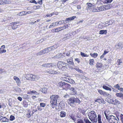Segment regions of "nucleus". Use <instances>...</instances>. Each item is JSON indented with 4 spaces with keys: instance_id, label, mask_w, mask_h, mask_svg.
<instances>
[{
    "instance_id": "nucleus-1",
    "label": "nucleus",
    "mask_w": 123,
    "mask_h": 123,
    "mask_svg": "<svg viewBox=\"0 0 123 123\" xmlns=\"http://www.w3.org/2000/svg\"><path fill=\"white\" fill-rule=\"evenodd\" d=\"M89 119L92 123H96L97 121V117L95 112L91 111L87 113Z\"/></svg>"
},
{
    "instance_id": "nucleus-2",
    "label": "nucleus",
    "mask_w": 123,
    "mask_h": 123,
    "mask_svg": "<svg viewBox=\"0 0 123 123\" xmlns=\"http://www.w3.org/2000/svg\"><path fill=\"white\" fill-rule=\"evenodd\" d=\"M68 104L71 106H74L75 104L74 103L80 104V101L78 98H75L74 97H71L69 98L68 100Z\"/></svg>"
},
{
    "instance_id": "nucleus-3",
    "label": "nucleus",
    "mask_w": 123,
    "mask_h": 123,
    "mask_svg": "<svg viewBox=\"0 0 123 123\" xmlns=\"http://www.w3.org/2000/svg\"><path fill=\"white\" fill-rule=\"evenodd\" d=\"M60 97L58 95H53L50 96V103L52 105H55L56 104L57 100L59 99Z\"/></svg>"
},
{
    "instance_id": "nucleus-4",
    "label": "nucleus",
    "mask_w": 123,
    "mask_h": 123,
    "mask_svg": "<svg viewBox=\"0 0 123 123\" xmlns=\"http://www.w3.org/2000/svg\"><path fill=\"white\" fill-rule=\"evenodd\" d=\"M111 5H106L105 8L103 6H101L99 7H97L96 8H93V10L92 11V12H99L100 11H103L105 10H106V9H108V8H110V7L108 8H106V7H109Z\"/></svg>"
},
{
    "instance_id": "nucleus-5",
    "label": "nucleus",
    "mask_w": 123,
    "mask_h": 123,
    "mask_svg": "<svg viewBox=\"0 0 123 123\" xmlns=\"http://www.w3.org/2000/svg\"><path fill=\"white\" fill-rule=\"evenodd\" d=\"M68 65V64L61 61H58L57 63L58 67L59 69L66 67Z\"/></svg>"
},
{
    "instance_id": "nucleus-6",
    "label": "nucleus",
    "mask_w": 123,
    "mask_h": 123,
    "mask_svg": "<svg viewBox=\"0 0 123 123\" xmlns=\"http://www.w3.org/2000/svg\"><path fill=\"white\" fill-rule=\"evenodd\" d=\"M58 86L60 87L65 88L70 86V85L68 83H66L64 82L61 81L58 83Z\"/></svg>"
},
{
    "instance_id": "nucleus-7",
    "label": "nucleus",
    "mask_w": 123,
    "mask_h": 123,
    "mask_svg": "<svg viewBox=\"0 0 123 123\" xmlns=\"http://www.w3.org/2000/svg\"><path fill=\"white\" fill-rule=\"evenodd\" d=\"M116 49H121L123 48V43L121 42H119L115 46Z\"/></svg>"
},
{
    "instance_id": "nucleus-8",
    "label": "nucleus",
    "mask_w": 123,
    "mask_h": 123,
    "mask_svg": "<svg viewBox=\"0 0 123 123\" xmlns=\"http://www.w3.org/2000/svg\"><path fill=\"white\" fill-rule=\"evenodd\" d=\"M111 118L109 121V123H118V121L116 117L112 116L111 117Z\"/></svg>"
},
{
    "instance_id": "nucleus-9",
    "label": "nucleus",
    "mask_w": 123,
    "mask_h": 123,
    "mask_svg": "<svg viewBox=\"0 0 123 123\" xmlns=\"http://www.w3.org/2000/svg\"><path fill=\"white\" fill-rule=\"evenodd\" d=\"M87 7L86 9L88 11H91L94 8V5L90 3H87L86 4Z\"/></svg>"
},
{
    "instance_id": "nucleus-10",
    "label": "nucleus",
    "mask_w": 123,
    "mask_h": 123,
    "mask_svg": "<svg viewBox=\"0 0 123 123\" xmlns=\"http://www.w3.org/2000/svg\"><path fill=\"white\" fill-rule=\"evenodd\" d=\"M68 89H69L70 90L72 91L71 94L74 95H77V92L76 91L74 88L72 87H70V86L69 87H67Z\"/></svg>"
},
{
    "instance_id": "nucleus-11",
    "label": "nucleus",
    "mask_w": 123,
    "mask_h": 123,
    "mask_svg": "<svg viewBox=\"0 0 123 123\" xmlns=\"http://www.w3.org/2000/svg\"><path fill=\"white\" fill-rule=\"evenodd\" d=\"M19 23V22H12L11 23V25L12 26V29H14L16 28L17 26L18 25H16L18 24Z\"/></svg>"
},
{
    "instance_id": "nucleus-12",
    "label": "nucleus",
    "mask_w": 123,
    "mask_h": 123,
    "mask_svg": "<svg viewBox=\"0 0 123 123\" xmlns=\"http://www.w3.org/2000/svg\"><path fill=\"white\" fill-rule=\"evenodd\" d=\"M34 75L31 74H27L26 76V78L28 80H33Z\"/></svg>"
},
{
    "instance_id": "nucleus-13",
    "label": "nucleus",
    "mask_w": 123,
    "mask_h": 123,
    "mask_svg": "<svg viewBox=\"0 0 123 123\" xmlns=\"http://www.w3.org/2000/svg\"><path fill=\"white\" fill-rule=\"evenodd\" d=\"M113 87L115 89H117L121 91H122L123 90V88L122 87H121L118 84H117L114 86Z\"/></svg>"
},
{
    "instance_id": "nucleus-14",
    "label": "nucleus",
    "mask_w": 123,
    "mask_h": 123,
    "mask_svg": "<svg viewBox=\"0 0 123 123\" xmlns=\"http://www.w3.org/2000/svg\"><path fill=\"white\" fill-rule=\"evenodd\" d=\"M67 62L71 65H74L73 58L72 57H70L69 59H67Z\"/></svg>"
},
{
    "instance_id": "nucleus-15",
    "label": "nucleus",
    "mask_w": 123,
    "mask_h": 123,
    "mask_svg": "<svg viewBox=\"0 0 123 123\" xmlns=\"http://www.w3.org/2000/svg\"><path fill=\"white\" fill-rule=\"evenodd\" d=\"M54 66V64L52 63L43 64L42 65V66L43 67L46 68H49L50 67Z\"/></svg>"
},
{
    "instance_id": "nucleus-16",
    "label": "nucleus",
    "mask_w": 123,
    "mask_h": 123,
    "mask_svg": "<svg viewBox=\"0 0 123 123\" xmlns=\"http://www.w3.org/2000/svg\"><path fill=\"white\" fill-rule=\"evenodd\" d=\"M62 57V55L61 53L58 54L56 56L52 57V58L57 60L59 58H61Z\"/></svg>"
},
{
    "instance_id": "nucleus-17",
    "label": "nucleus",
    "mask_w": 123,
    "mask_h": 123,
    "mask_svg": "<svg viewBox=\"0 0 123 123\" xmlns=\"http://www.w3.org/2000/svg\"><path fill=\"white\" fill-rule=\"evenodd\" d=\"M14 79L15 80L16 82L17 83V85H20L21 84V82L19 79L18 77L16 76H14L13 77Z\"/></svg>"
},
{
    "instance_id": "nucleus-18",
    "label": "nucleus",
    "mask_w": 123,
    "mask_h": 123,
    "mask_svg": "<svg viewBox=\"0 0 123 123\" xmlns=\"http://www.w3.org/2000/svg\"><path fill=\"white\" fill-rule=\"evenodd\" d=\"M0 120L3 122H8L9 121V119L5 117H3L2 116H1L0 117Z\"/></svg>"
},
{
    "instance_id": "nucleus-19",
    "label": "nucleus",
    "mask_w": 123,
    "mask_h": 123,
    "mask_svg": "<svg viewBox=\"0 0 123 123\" xmlns=\"http://www.w3.org/2000/svg\"><path fill=\"white\" fill-rule=\"evenodd\" d=\"M95 102H98L99 103H104V102H105L103 99L100 98H98L96 100H95Z\"/></svg>"
},
{
    "instance_id": "nucleus-20",
    "label": "nucleus",
    "mask_w": 123,
    "mask_h": 123,
    "mask_svg": "<svg viewBox=\"0 0 123 123\" xmlns=\"http://www.w3.org/2000/svg\"><path fill=\"white\" fill-rule=\"evenodd\" d=\"M112 103L115 105H118L120 104V102L117 99L112 100Z\"/></svg>"
},
{
    "instance_id": "nucleus-21",
    "label": "nucleus",
    "mask_w": 123,
    "mask_h": 123,
    "mask_svg": "<svg viewBox=\"0 0 123 123\" xmlns=\"http://www.w3.org/2000/svg\"><path fill=\"white\" fill-rule=\"evenodd\" d=\"M65 106L64 104L60 102L59 103V105L58 106V109L59 110L61 109L64 108Z\"/></svg>"
},
{
    "instance_id": "nucleus-22",
    "label": "nucleus",
    "mask_w": 123,
    "mask_h": 123,
    "mask_svg": "<svg viewBox=\"0 0 123 123\" xmlns=\"http://www.w3.org/2000/svg\"><path fill=\"white\" fill-rule=\"evenodd\" d=\"M48 73L50 74H57V72L56 71L50 70L48 72Z\"/></svg>"
},
{
    "instance_id": "nucleus-23",
    "label": "nucleus",
    "mask_w": 123,
    "mask_h": 123,
    "mask_svg": "<svg viewBox=\"0 0 123 123\" xmlns=\"http://www.w3.org/2000/svg\"><path fill=\"white\" fill-rule=\"evenodd\" d=\"M107 32L106 30H102L99 31V34H106Z\"/></svg>"
},
{
    "instance_id": "nucleus-24",
    "label": "nucleus",
    "mask_w": 123,
    "mask_h": 123,
    "mask_svg": "<svg viewBox=\"0 0 123 123\" xmlns=\"http://www.w3.org/2000/svg\"><path fill=\"white\" fill-rule=\"evenodd\" d=\"M66 114L65 112L62 111L60 112V116L61 117H64L66 116Z\"/></svg>"
},
{
    "instance_id": "nucleus-25",
    "label": "nucleus",
    "mask_w": 123,
    "mask_h": 123,
    "mask_svg": "<svg viewBox=\"0 0 123 123\" xmlns=\"http://www.w3.org/2000/svg\"><path fill=\"white\" fill-rule=\"evenodd\" d=\"M76 18L75 16H73L69 18H67L66 19L65 21H71L73 20L74 19Z\"/></svg>"
},
{
    "instance_id": "nucleus-26",
    "label": "nucleus",
    "mask_w": 123,
    "mask_h": 123,
    "mask_svg": "<svg viewBox=\"0 0 123 123\" xmlns=\"http://www.w3.org/2000/svg\"><path fill=\"white\" fill-rule=\"evenodd\" d=\"M39 77L38 75H34L33 77V80H38L39 79Z\"/></svg>"
},
{
    "instance_id": "nucleus-27",
    "label": "nucleus",
    "mask_w": 123,
    "mask_h": 123,
    "mask_svg": "<svg viewBox=\"0 0 123 123\" xmlns=\"http://www.w3.org/2000/svg\"><path fill=\"white\" fill-rule=\"evenodd\" d=\"M70 118L72 119V120L75 122V121L76 120V118L75 117V116L74 115H71L69 116Z\"/></svg>"
},
{
    "instance_id": "nucleus-28",
    "label": "nucleus",
    "mask_w": 123,
    "mask_h": 123,
    "mask_svg": "<svg viewBox=\"0 0 123 123\" xmlns=\"http://www.w3.org/2000/svg\"><path fill=\"white\" fill-rule=\"evenodd\" d=\"M103 88L106 90H109L110 91H111V89L110 88L105 85H104L103 87Z\"/></svg>"
},
{
    "instance_id": "nucleus-29",
    "label": "nucleus",
    "mask_w": 123,
    "mask_h": 123,
    "mask_svg": "<svg viewBox=\"0 0 123 123\" xmlns=\"http://www.w3.org/2000/svg\"><path fill=\"white\" fill-rule=\"evenodd\" d=\"M84 120L86 123H92L87 117L85 118L84 119Z\"/></svg>"
},
{
    "instance_id": "nucleus-30",
    "label": "nucleus",
    "mask_w": 123,
    "mask_h": 123,
    "mask_svg": "<svg viewBox=\"0 0 123 123\" xmlns=\"http://www.w3.org/2000/svg\"><path fill=\"white\" fill-rule=\"evenodd\" d=\"M47 89L46 88H43L42 89V91L44 93H47Z\"/></svg>"
},
{
    "instance_id": "nucleus-31",
    "label": "nucleus",
    "mask_w": 123,
    "mask_h": 123,
    "mask_svg": "<svg viewBox=\"0 0 123 123\" xmlns=\"http://www.w3.org/2000/svg\"><path fill=\"white\" fill-rule=\"evenodd\" d=\"M112 115H110L109 116H105L107 120L108 121L109 123V121L110 120L111 118V117H112Z\"/></svg>"
},
{
    "instance_id": "nucleus-32",
    "label": "nucleus",
    "mask_w": 123,
    "mask_h": 123,
    "mask_svg": "<svg viewBox=\"0 0 123 123\" xmlns=\"http://www.w3.org/2000/svg\"><path fill=\"white\" fill-rule=\"evenodd\" d=\"M26 14V13L25 12L23 11L20 12L18 14V15L19 16H23Z\"/></svg>"
},
{
    "instance_id": "nucleus-33",
    "label": "nucleus",
    "mask_w": 123,
    "mask_h": 123,
    "mask_svg": "<svg viewBox=\"0 0 123 123\" xmlns=\"http://www.w3.org/2000/svg\"><path fill=\"white\" fill-rule=\"evenodd\" d=\"M102 64L101 63H97L96 65L97 68H101L102 66Z\"/></svg>"
},
{
    "instance_id": "nucleus-34",
    "label": "nucleus",
    "mask_w": 123,
    "mask_h": 123,
    "mask_svg": "<svg viewBox=\"0 0 123 123\" xmlns=\"http://www.w3.org/2000/svg\"><path fill=\"white\" fill-rule=\"evenodd\" d=\"M68 114L69 116L73 115V111L71 110H68Z\"/></svg>"
},
{
    "instance_id": "nucleus-35",
    "label": "nucleus",
    "mask_w": 123,
    "mask_h": 123,
    "mask_svg": "<svg viewBox=\"0 0 123 123\" xmlns=\"http://www.w3.org/2000/svg\"><path fill=\"white\" fill-rule=\"evenodd\" d=\"M70 34H67V35L66 37H63V39L64 40H66L68 38H70Z\"/></svg>"
},
{
    "instance_id": "nucleus-36",
    "label": "nucleus",
    "mask_w": 123,
    "mask_h": 123,
    "mask_svg": "<svg viewBox=\"0 0 123 123\" xmlns=\"http://www.w3.org/2000/svg\"><path fill=\"white\" fill-rule=\"evenodd\" d=\"M104 113L105 116H109L110 113V112L108 110H106L105 111Z\"/></svg>"
},
{
    "instance_id": "nucleus-37",
    "label": "nucleus",
    "mask_w": 123,
    "mask_h": 123,
    "mask_svg": "<svg viewBox=\"0 0 123 123\" xmlns=\"http://www.w3.org/2000/svg\"><path fill=\"white\" fill-rule=\"evenodd\" d=\"M54 46H52L50 47L49 48H47L49 52L50 51L53 50L54 49Z\"/></svg>"
},
{
    "instance_id": "nucleus-38",
    "label": "nucleus",
    "mask_w": 123,
    "mask_h": 123,
    "mask_svg": "<svg viewBox=\"0 0 123 123\" xmlns=\"http://www.w3.org/2000/svg\"><path fill=\"white\" fill-rule=\"evenodd\" d=\"M122 93H116V96L117 97L121 98V95Z\"/></svg>"
},
{
    "instance_id": "nucleus-39",
    "label": "nucleus",
    "mask_w": 123,
    "mask_h": 123,
    "mask_svg": "<svg viewBox=\"0 0 123 123\" xmlns=\"http://www.w3.org/2000/svg\"><path fill=\"white\" fill-rule=\"evenodd\" d=\"M80 55L82 57H87L88 56V55L82 52H80Z\"/></svg>"
},
{
    "instance_id": "nucleus-40",
    "label": "nucleus",
    "mask_w": 123,
    "mask_h": 123,
    "mask_svg": "<svg viewBox=\"0 0 123 123\" xmlns=\"http://www.w3.org/2000/svg\"><path fill=\"white\" fill-rule=\"evenodd\" d=\"M15 119L14 116L13 115H11L10 117V120L11 121H12Z\"/></svg>"
},
{
    "instance_id": "nucleus-41",
    "label": "nucleus",
    "mask_w": 123,
    "mask_h": 123,
    "mask_svg": "<svg viewBox=\"0 0 123 123\" xmlns=\"http://www.w3.org/2000/svg\"><path fill=\"white\" fill-rule=\"evenodd\" d=\"M4 4H10L11 3V2L9 0H4Z\"/></svg>"
},
{
    "instance_id": "nucleus-42",
    "label": "nucleus",
    "mask_w": 123,
    "mask_h": 123,
    "mask_svg": "<svg viewBox=\"0 0 123 123\" xmlns=\"http://www.w3.org/2000/svg\"><path fill=\"white\" fill-rule=\"evenodd\" d=\"M43 50V53L44 54L45 53H48L49 52L47 48Z\"/></svg>"
},
{
    "instance_id": "nucleus-43",
    "label": "nucleus",
    "mask_w": 123,
    "mask_h": 123,
    "mask_svg": "<svg viewBox=\"0 0 123 123\" xmlns=\"http://www.w3.org/2000/svg\"><path fill=\"white\" fill-rule=\"evenodd\" d=\"M63 29H61V28L60 27H59L58 28H56L55 29V32H57L59 31H61V30H63Z\"/></svg>"
},
{
    "instance_id": "nucleus-44",
    "label": "nucleus",
    "mask_w": 123,
    "mask_h": 123,
    "mask_svg": "<svg viewBox=\"0 0 123 123\" xmlns=\"http://www.w3.org/2000/svg\"><path fill=\"white\" fill-rule=\"evenodd\" d=\"M113 0H105V2L107 4L110 3Z\"/></svg>"
},
{
    "instance_id": "nucleus-45",
    "label": "nucleus",
    "mask_w": 123,
    "mask_h": 123,
    "mask_svg": "<svg viewBox=\"0 0 123 123\" xmlns=\"http://www.w3.org/2000/svg\"><path fill=\"white\" fill-rule=\"evenodd\" d=\"M43 50L41 51L40 52H38L37 54V56L38 55H41L44 54L43 53Z\"/></svg>"
},
{
    "instance_id": "nucleus-46",
    "label": "nucleus",
    "mask_w": 123,
    "mask_h": 123,
    "mask_svg": "<svg viewBox=\"0 0 123 123\" xmlns=\"http://www.w3.org/2000/svg\"><path fill=\"white\" fill-rule=\"evenodd\" d=\"M89 64L90 65H92L94 62V60L93 59H91L90 60Z\"/></svg>"
},
{
    "instance_id": "nucleus-47",
    "label": "nucleus",
    "mask_w": 123,
    "mask_h": 123,
    "mask_svg": "<svg viewBox=\"0 0 123 123\" xmlns=\"http://www.w3.org/2000/svg\"><path fill=\"white\" fill-rule=\"evenodd\" d=\"M40 106L43 107H44L46 106V104L43 103H41L40 104Z\"/></svg>"
},
{
    "instance_id": "nucleus-48",
    "label": "nucleus",
    "mask_w": 123,
    "mask_h": 123,
    "mask_svg": "<svg viewBox=\"0 0 123 123\" xmlns=\"http://www.w3.org/2000/svg\"><path fill=\"white\" fill-rule=\"evenodd\" d=\"M77 123H85L81 119H78L77 121Z\"/></svg>"
},
{
    "instance_id": "nucleus-49",
    "label": "nucleus",
    "mask_w": 123,
    "mask_h": 123,
    "mask_svg": "<svg viewBox=\"0 0 123 123\" xmlns=\"http://www.w3.org/2000/svg\"><path fill=\"white\" fill-rule=\"evenodd\" d=\"M122 61L120 59H118L117 62V63L118 64V65H120L121 63H122Z\"/></svg>"
},
{
    "instance_id": "nucleus-50",
    "label": "nucleus",
    "mask_w": 123,
    "mask_h": 123,
    "mask_svg": "<svg viewBox=\"0 0 123 123\" xmlns=\"http://www.w3.org/2000/svg\"><path fill=\"white\" fill-rule=\"evenodd\" d=\"M63 80L67 82H69V80L68 78L64 77L63 78Z\"/></svg>"
},
{
    "instance_id": "nucleus-51",
    "label": "nucleus",
    "mask_w": 123,
    "mask_h": 123,
    "mask_svg": "<svg viewBox=\"0 0 123 123\" xmlns=\"http://www.w3.org/2000/svg\"><path fill=\"white\" fill-rule=\"evenodd\" d=\"M75 70L76 71L80 73H83V71L79 69V68H75Z\"/></svg>"
},
{
    "instance_id": "nucleus-52",
    "label": "nucleus",
    "mask_w": 123,
    "mask_h": 123,
    "mask_svg": "<svg viewBox=\"0 0 123 123\" xmlns=\"http://www.w3.org/2000/svg\"><path fill=\"white\" fill-rule=\"evenodd\" d=\"M6 52V50L5 49H3V50H0V54H2L3 53H5Z\"/></svg>"
},
{
    "instance_id": "nucleus-53",
    "label": "nucleus",
    "mask_w": 123,
    "mask_h": 123,
    "mask_svg": "<svg viewBox=\"0 0 123 123\" xmlns=\"http://www.w3.org/2000/svg\"><path fill=\"white\" fill-rule=\"evenodd\" d=\"M98 92L100 93L101 95H102L103 94L104 91H102L101 90H98Z\"/></svg>"
},
{
    "instance_id": "nucleus-54",
    "label": "nucleus",
    "mask_w": 123,
    "mask_h": 123,
    "mask_svg": "<svg viewBox=\"0 0 123 123\" xmlns=\"http://www.w3.org/2000/svg\"><path fill=\"white\" fill-rule=\"evenodd\" d=\"M98 121L101 120V117L100 114H98Z\"/></svg>"
},
{
    "instance_id": "nucleus-55",
    "label": "nucleus",
    "mask_w": 123,
    "mask_h": 123,
    "mask_svg": "<svg viewBox=\"0 0 123 123\" xmlns=\"http://www.w3.org/2000/svg\"><path fill=\"white\" fill-rule=\"evenodd\" d=\"M30 2L31 3H34L36 4H37V2L35 0H30Z\"/></svg>"
},
{
    "instance_id": "nucleus-56",
    "label": "nucleus",
    "mask_w": 123,
    "mask_h": 123,
    "mask_svg": "<svg viewBox=\"0 0 123 123\" xmlns=\"http://www.w3.org/2000/svg\"><path fill=\"white\" fill-rule=\"evenodd\" d=\"M109 94L107 93L106 92H104L102 95H103L105 96H108L109 95Z\"/></svg>"
},
{
    "instance_id": "nucleus-57",
    "label": "nucleus",
    "mask_w": 123,
    "mask_h": 123,
    "mask_svg": "<svg viewBox=\"0 0 123 123\" xmlns=\"http://www.w3.org/2000/svg\"><path fill=\"white\" fill-rule=\"evenodd\" d=\"M58 22H56L55 23H53L52 24V25L53 26H57L58 25V24H57Z\"/></svg>"
},
{
    "instance_id": "nucleus-58",
    "label": "nucleus",
    "mask_w": 123,
    "mask_h": 123,
    "mask_svg": "<svg viewBox=\"0 0 123 123\" xmlns=\"http://www.w3.org/2000/svg\"><path fill=\"white\" fill-rule=\"evenodd\" d=\"M64 23H65V22H64V21H59V22H58L57 24H59L60 25L63 24Z\"/></svg>"
},
{
    "instance_id": "nucleus-59",
    "label": "nucleus",
    "mask_w": 123,
    "mask_h": 123,
    "mask_svg": "<svg viewBox=\"0 0 123 123\" xmlns=\"http://www.w3.org/2000/svg\"><path fill=\"white\" fill-rule=\"evenodd\" d=\"M54 14L53 13L50 14H48L46 15V16L47 17H51Z\"/></svg>"
},
{
    "instance_id": "nucleus-60",
    "label": "nucleus",
    "mask_w": 123,
    "mask_h": 123,
    "mask_svg": "<svg viewBox=\"0 0 123 123\" xmlns=\"http://www.w3.org/2000/svg\"><path fill=\"white\" fill-rule=\"evenodd\" d=\"M121 120L122 121H123V115L121 114L120 115Z\"/></svg>"
},
{
    "instance_id": "nucleus-61",
    "label": "nucleus",
    "mask_w": 123,
    "mask_h": 123,
    "mask_svg": "<svg viewBox=\"0 0 123 123\" xmlns=\"http://www.w3.org/2000/svg\"><path fill=\"white\" fill-rule=\"evenodd\" d=\"M37 109L38 110H39L40 111H41L42 110V108L40 106H38L37 107Z\"/></svg>"
},
{
    "instance_id": "nucleus-62",
    "label": "nucleus",
    "mask_w": 123,
    "mask_h": 123,
    "mask_svg": "<svg viewBox=\"0 0 123 123\" xmlns=\"http://www.w3.org/2000/svg\"><path fill=\"white\" fill-rule=\"evenodd\" d=\"M98 55V54L96 53H94L93 54V57H96Z\"/></svg>"
},
{
    "instance_id": "nucleus-63",
    "label": "nucleus",
    "mask_w": 123,
    "mask_h": 123,
    "mask_svg": "<svg viewBox=\"0 0 123 123\" xmlns=\"http://www.w3.org/2000/svg\"><path fill=\"white\" fill-rule=\"evenodd\" d=\"M37 3H39L40 5H42V0H39L38 1Z\"/></svg>"
},
{
    "instance_id": "nucleus-64",
    "label": "nucleus",
    "mask_w": 123,
    "mask_h": 123,
    "mask_svg": "<svg viewBox=\"0 0 123 123\" xmlns=\"http://www.w3.org/2000/svg\"><path fill=\"white\" fill-rule=\"evenodd\" d=\"M35 92V91H31L29 92L28 93V94H31L32 93L34 94Z\"/></svg>"
}]
</instances>
